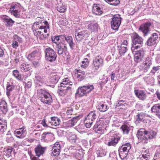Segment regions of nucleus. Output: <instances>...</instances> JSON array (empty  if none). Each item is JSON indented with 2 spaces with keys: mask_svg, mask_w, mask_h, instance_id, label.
<instances>
[{
  "mask_svg": "<svg viewBox=\"0 0 160 160\" xmlns=\"http://www.w3.org/2000/svg\"><path fill=\"white\" fill-rule=\"evenodd\" d=\"M12 75L17 79L19 80L21 79V75L18 70H13L12 71Z\"/></svg>",
  "mask_w": 160,
  "mask_h": 160,
  "instance_id": "nucleus-40",
  "label": "nucleus"
},
{
  "mask_svg": "<svg viewBox=\"0 0 160 160\" xmlns=\"http://www.w3.org/2000/svg\"><path fill=\"white\" fill-rule=\"evenodd\" d=\"M6 141L8 143H10L14 141V138L10 134H7L6 136Z\"/></svg>",
  "mask_w": 160,
  "mask_h": 160,
  "instance_id": "nucleus-44",
  "label": "nucleus"
},
{
  "mask_svg": "<svg viewBox=\"0 0 160 160\" xmlns=\"http://www.w3.org/2000/svg\"><path fill=\"white\" fill-rule=\"evenodd\" d=\"M2 18L7 27H12L15 22L12 19L7 16H3Z\"/></svg>",
  "mask_w": 160,
  "mask_h": 160,
  "instance_id": "nucleus-18",
  "label": "nucleus"
},
{
  "mask_svg": "<svg viewBox=\"0 0 160 160\" xmlns=\"http://www.w3.org/2000/svg\"><path fill=\"white\" fill-rule=\"evenodd\" d=\"M50 78V82L52 83H56L60 78V77L57 75V73H52Z\"/></svg>",
  "mask_w": 160,
  "mask_h": 160,
  "instance_id": "nucleus-29",
  "label": "nucleus"
},
{
  "mask_svg": "<svg viewBox=\"0 0 160 160\" xmlns=\"http://www.w3.org/2000/svg\"><path fill=\"white\" fill-rule=\"evenodd\" d=\"M151 26V22H149L144 23L140 25L139 30L142 32L143 36L146 37L150 33V28Z\"/></svg>",
  "mask_w": 160,
  "mask_h": 160,
  "instance_id": "nucleus-9",
  "label": "nucleus"
},
{
  "mask_svg": "<svg viewBox=\"0 0 160 160\" xmlns=\"http://www.w3.org/2000/svg\"><path fill=\"white\" fill-rule=\"evenodd\" d=\"M88 29L91 32L97 31L98 29V25L97 23L92 22L88 25Z\"/></svg>",
  "mask_w": 160,
  "mask_h": 160,
  "instance_id": "nucleus-27",
  "label": "nucleus"
},
{
  "mask_svg": "<svg viewBox=\"0 0 160 160\" xmlns=\"http://www.w3.org/2000/svg\"><path fill=\"white\" fill-rule=\"evenodd\" d=\"M7 129V123L5 121L2 120L0 118V131L5 132Z\"/></svg>",
  "mask_w": 160,
  "mask_h": 160,
  "instance_id": "nucleus-33",
  "label": "nucleus"
},
{
  "mask_svg": "<svg viewBox=\"0 0 160 160\" xmlns=\"http://www.w3.org/2000/svg\"><path fill=\"white\" fill-rule=\"evenodd\" d=\"M46 149L45 147H43L40 145L37 146L35 148V152L36 156L39 157L43 154L44 153Z\"/></svg>",
  "mask_w": 160,
  "mask_h": 160,
  "instance_id": "nucleus-21",
  "label": "nucleus"
},
{
  "mask_svg": "<svg viewBox=\"0 0 160 160\" xmlns=\"http://www.w3.org/2000/svg\"><path fill=\"white\" fill-rule=\"evenodd\" d=\"M59 87L60 88V90L62 91L64 93H66L68 91H70L71 89L69 86L64 85V84H60Z\"/></svg>",
  "mask_w": 160,
  "mask_h": 160,
  "instance_id": "nucleus-36",
  "label": "nucleus"
},
{
  "mask_svg": "<svg viewBox=\"0 0 160 160\" xmlns=\"http://www.w3.org/2000/svg\"><path fill=\"white\" fill-rule=\"evenodd\" d=\"M158 38V34L157 33H153L148 39L147 43L148 46L155 45L157 42Z\"/></svg>",
  "mask_w": 160,
  "mask_h": 160,
  "instance_id": "nucleus-15",
  "label": "nucleus"
},
{
  "mask_svg": "<svg viewBox=\"0 0 160 160\" xmlns=\"http://www.w3.org/2000/svg\"><path fill=\"white\" fill-rule=\"evenodd\" d=\"M32 85V82L31 81H28L26 83V87L28 88H30Z\"/></svg>",
  "mask_w": 160,
  "mask_h": 160,
  "instance_id": "nucleus-60",
  "label": "nucleus"
},
{
  "mask_svg": "<svg viewBox=\"0 0 160 160\" xmlns=\"http://www.w3.org/2000/svg\"><path fill=\"white\" fill-rule=\"evenodd\" d=\"M151 111L154 112H160V104H156L152 107Z\"/></svg>",
  "mask_w": 160,
  "mask_h": 160,
  "instance_id": "nucleus-39",
  "label": "nucleus"
},
{
  "mask_svg": "<svg viewBox=\"0 0 160 160\" xmlns=\"http://www.w3.org/2000/svg\"><path fill=\"white\" fill-rule=\"evenodd\" d=\"M92 11L96 15H100L103 12V9L102 5L99 4H94L93 5Z\"/></svg>",
  "mask_w": 160,
  "mask_h": 160,
  "instance_id": "nucleus-14",
  "label": "nucleus"
},
{
  "mask_svg": "<svg viewBox=\"0 0 160 160\" xmlns=\"http://www.w3.org/2000/svg\"><path fill=\"white\" fill-rule=\"evenodd\" d=\"M72 113L73 111L72 108H69L68 109L66 112V114L68 115H72Z\"/></svg>",
  "mask_w": 160,
  "mask_h": 160,
  "instance_id": "nucleus-62",
  "label": "nucleus"
},
{
  "mask_svg": "<svg viewBox=\"0 0 160 160\" xmlns=\"http://www.w3.org/2000/svg\"><path fill=\"white\" fill-rule=\"evenodd\" d=\"M98 112L95 111L91 112L85 118V123L87 128H90L92 126L93 121L97 118Z\"/></svg>",
  "mask_w": 160,
  "mask_h": 160,
  "instance_id": "nucleus-5",
  "label": "nucleus"
},
{
  "mask_svg": "<svg viewBox=\"0 0 160 160\" xmlns=\"http://www.w3.org/2000/svg\"><path fill=\"white\" fill-rule=\"evenodd\" d=\"M90 34V32L87 30L80 31L77 30L75 32V36L76 40L80 41L86 39Z\"/></svg>",
  "mask_w": 160,
  "mask_h": 160,
  "instance_id": "nucleus-8",
  "label": "nucleus"
},
{
  "mask_svg": "<svg viewBox=\"0 0 160 160\" xmlns=\"http://www.w3.org/2000/svg\"><path fill=\"white\" fill-rule=\"evenodd\" d=\"M81 118V116H80L73 117L71 120H69L66 122L67 126V127H71L74 126Z\"/></svg>",
  "mask_w": 160,
  "mask_h": 160,
  "instance_id": "nucleus-17",
  "label": "nucleus"
},
{
  "mask_svg": "<svg viewBox=\"0 0 160 160\" xmlns=\"http://www.w3.org/2000/svg\"><path fill=\"white\" fill-rule=\"evenodd\" d=\"M65 40L69 44L70 48L71 49H73L75 45V44L73 42L72 37L71 36H67L65 38Z\"/></svg>",
  "mask_w": 160,
  "mask_h": 160,
  "instance_id": "nucleus-31",
  "label": "nucleus"
},
{
  "mask_svg": "<svg viewBox=\"0 0 160 160\" xmlns=\"http://www.w3.org/2000/svg\"><path fill=\"white\" fill-rule=\"evenodd\" d=\"M82 65L81 67L84 68H86L88 65L89 62L88 61V59L86 58L84 59V61L82 62Z\"/></svg>",
  "mask_w": 160,
  "mask_h": 160,
  "instance_id": "nucleus-50",
  "label": "nucleus"
},
{
  "mask_svg": "<svg viewBox=\"0 0 160 160\" xmlns=\"http://www.w3.org/2000/svg\"><path fill=\"white\" fill-rule=\"evenodd\" d=\"M49 34H47V35H44L43 33H42V34L41 35L40 37V39L42 40H43L45 39V38H47V36H48Z\"/></svg>",
  "mask_w": 160,
  "mask_h": 160,
  "instance_id": "nucleus-63",
  "label": "nucleus"
},
{
  "mask_svg": "<svg viewBox=\"0 0 160 160\" xmlns=\"http://www.w3.org/2000/svg\"><path fill=\"white\" fill-rule=\"evenodd\" d=\"M38 54V52L37 50H35L32 52L30 54L28 55L27 58L30 61H32L37 56V55Z\"/></svg>",
  "mask_w": 160,
  "mask_h": 160,
  "instance_id": "nucleus-38",
  "label": "nucleus"
},
{
  "mask_svg": "<svg viewBox=\"0 0 160 160\" xmlns=\"http://www.w3.org/2000/svg\"><path fill=\"white\" fill-rule=\"evenodd\" d=\"M50 134L51 132H50L43 133L42 135V139L44 141L46 140L47 136L50 135Z\"/></svg>",
  "mask_w": 160,
  "mask_h": 160,
  "instance_id": "nucleus-52",
  "label": "nucleus"
},
{
  "mask_svg": "<svg viewBox=\"0 0 160 160\" xmlns=\"http://www.w3.org/2000/svg\"><path fill=\"white\" fill-rule=\"evenodd\" d=\"M51 120L50 123L52 126H57L59 125L61 122L60 119L57 117H52L51 118Z\"/></svg>",
  "mask_w": 160,
  "mask_h": 160,
  "instance_id": "nucleus-28",
  "label": "nucleus"
},
{
  "mask_svg": "<svg viewBox=\"0 0 160 160\" xmlns=\"http://www.w3.org/2000/svg\"><path fill=\"white\" fill-rule=\"evenodd\" d=\"M94 89L93 85L88 84L86 85L80 86L77 90L76 93L79 97H81L84 95H87Z\"/></svg>",
  "mask_w": 160,
  "mask_h": 160,
  "instance_id": "nucleus-3",
  "label": "nucleus"
},
{
  "mask_svg": "<svg viewBox=\"0 0 160 160\" xmlns=\"http://www.w3.org/2000/svg\"><path fill=\"white\" fill-rule=\"evenodd\" d=\"M55 48L59 55H62L67 50L66 45L63 43L57 44L56 45Z\"/></svg>",
  "mask_w": 160,
  "mask_h": 160,
  "instance_id": "nucleus-13",
  "label": "nucleus"
},
{
  "mask_svg": "<svg viewBox=\"0 0 160 160\" xmlns=\"http://www.w3.org/2000/svg\"><path fill=\"white\" fill-rule=\"evenodd\" d=\"M160 68V66H158L156 67H153V69L151 70V72L152 73H154L155 72L157 71Z\"/></svg>",
  "mask_w": 160,
  "mask_h": 160,
  "instance_id": "nucleus-58",
  "label": "nucleus"
},
{
  "mask_svg": "<svg viewBox=\"0 0 160 160\" xmlns=\"http://www.w3.org/2000/svg\"><path fill=\"white\" fill-rule=\"evenodd\" d=\"M131 38L132 44L131 49L133 52L142 46L143 44V39L136 32H133L132 34Z\"/></svg>",
  "mask_w": 160,
  "mask_h": 160,
  "instance_id": "nucleus-2",
  "label": "nucleus"
},
{
  "mask_svg": "<svg viewBox=\"0 0 160 160\" xmlns=\"http://www.w3.org/2000/svg\"><path fill=\"white\" fill-rule=\"evenodd\" d=\"M112 28L115 30H118L120 25V15L114 16L111 22Z\"/></svg>",
  "mask_w": 160,
  "mask_h": 160,
  "instance_id": "nucleus-11",
  "label": "nucleus"
},
{
  "mask_svg": "<svg viewBox=\"0 0 160 160\" xmlns=\"http://www.w3.org/2000/svg\"><path fill=\"white\" fill-rule=\"evenodd\" d=\"M45 26L40 25V24L36 22H35L33 25V28L34 29L35 31L38 30H44V32L45 33H46L48 32L47 30L48 29H46V28H45Z\"/></svg>",
  "mask_w": 160,
  "mask_h": 160,
  "instance_id": "nucleus-25",
  "label": "nucleus"
},
{
  "mask_svg": "<svg viewBox=\"0 0 160 160\" xmlns=\"http://www.w3.org/2000/svg\"><path fill=\"white\" fill-rule=\"evenodd\" d=\"M0 108L4 114H6L8 111L7 104L4 98L1 99L0 102Z\"/></svg>",
  "mask_w": 160,
  "mask_h": 160,
  "instance_id": "nucleus-19",
  "label": "nucleus"
},
{
  "mask_svg": "<svg viewBox=\"0 0 160 160\" xmlns=\"http://www.w3.org/2000/svg\"><path fill=\"white\" fill-rule=\"evenodd\" d=\"M96 153L98 157H102L106 154L103 152V150L102 149L97 151Z\"/></svg>",
  "mask_w": 160,
  "mask_h": 160,
  "instance_id": "nucleus-49",
  "label": "nucleus"
},
{
  "mask_svg": "<svg viewBox=\"0 0 160 160\" xmlns=\"http://www.w3.org/2000/svg\"><path fill=\"white\" fill-rule=\"evenodd\" d=\"M35 22L40 24V25L45 26V28L46 29H49V26L48 22L44 20L43 18L41 17H38L36 18V21Z\"/></svg>",
  "mask_w": 160,
  "mask_h": 160,
  "instance_id": "nucleus-24",
  "label": "nucleus"
},
{
  "mask_svg": "<svg viewBox=\"0 0 160 160\" xmlns=\"http://www.w3.org/2000/svg\"><path fill=\"white\" fill-rule=\"evenodd\" d=\"M20 68L21 71L27 72L31 69V66L29 64L23 63L20 65Z\"/></svg>",
  "mask_w": 160,
  "mask_h": 160,
  "instance_id": "nucleus-32",
  "label": "nucleus"
},
{
  "mask_svg": "<svg viewBox=\"0 0 160 160\" xmlns=\"http://www.w3.org/2000/svg\"><path fill=\"white\" fill-rule=\"evenodd\" d=\"M45 58L46 60L50 62L54 61L57 57L56 52L54 50L49 47H48L45 49Z\"/></svg>",
  "mask_w": 160,
  "mask_h": 160,
  "instance_id": "nucleus-4",
  "label": "nucleus"
},
{
  "mask_svg": "<svg viewBox=\"0 0 160 160\" xmlns=\"http://www.w3.org/2000/svg\"><path fill=\"white\" fill-rule=\"evenodd\" d=\"M67 138L69 141L72 143H75L76 141V136L74 134H71L70 136L68 137Z\"/></svg>",
  "mask_w": 160,
  "mask_h": 160,
  "instance_id": "nucleus-46",
  "label": "nucleus"
},
{
  "mask_svg": "<svg viewBox=\"0 0 160 160\" xmlns=\"http://www.w3.org/2000/svg\"><path fill=\"white\" fill-rule=\"evenodd\" d=\"M124 102V101L122 100H121V109H125L128 106V105L125 103H123Z\"/></svg>",
  "mask_w": 160,
  "mask_h": 160,
  "instance_id": "nucleus-55",
  "label": "nucleus"
},
{
  "mask_svg": "<svg viewBox=\"0 0 160 160\" xmlns=\"http://www.w3.org/2000/svg\"><path fill=\"white\" fill-rule=\"evenodd\" d=\"M52 155L53 156H58L61 150V146L58 144V142L55 143L52 148Z\"/></svg>",
  "mask_w": 160,
  "mask_h": 160,
  "instance_id": "nucleus-16",
  "label": "nucleus"
},
{
  "mask_svg": "<svg viewBox=\"0 0 160 160\" xmlns=\"http://www.w3.org/2000/svg\"><path fill=\"white\" fill-rule=\"evenodd\" d=\"M156 134V132L154 131H151L149 132H148V139H151L155 138Z\"/></svg>",
  "mask_w": 160,
  "mask_h": 160,
  "instance_id": "nucleus-47",
  "label": "nucleus"
},
{
  "mask_svg": "<svg viewBox=\"0 0 160 160\" xmlns=\"http://www.w3.org/2000/svg\"><path fill=\"white\" fill-rule=\"evenodd\" d=\"M14 134L17 138L20 139L23 138L25 136L24 133V132L22 130L20 131L16 130L14 131Z\"/></svg>",
  "mask_w": 160,
  "mask_h": 160,
  "instance_id": "nucleus-34",
  "label": "nucleus"
},
{
  "mask_svg": "<svg viewBox=\"0 0 160 160\" xmlns=\"http://www.w3.org/2000/svg\"><path fill=\"white\" fill-rule=\"evenodd\" d=\"M128 44L127 41L126 40H124L121 45V52L122 54H123L126 52V46Z\"/></svg>",
  "mask_w": 160,
  "mask_h": 160,
  "instance_id": "nucleus-35",
  "label": "nucleus"
},
{
  "mask_svg": "<svg viewBox=\"0 0 160 160\" xmlns=\"http://www.w3.org/2000/svg\"><path fill=\"white\" fill-rule=\"evenodd\" d=\"M120 139V135L119 133H117L110 137L107 145L108 146H114L118 143Z\"/></svg>",
  "mask_w": 160,
  "mask_h": 160,
  "instance_id": "nucleus-12",
  "label": "nucleus"
},
{
  "mask_svg": "<svg viewBox=\"0 0 160 160\" xmlns=\"http://www.w3.org/2000/svg\"><path fill=\"white\" fill-rule=\"evenodd\" d=\"M127 121L124 122L123 123V125L121 127V129L122 130L123 134H128L130 130V125L128 124Z\"/></svg>",
  "mask_w": 160,
  "mask_h": 160,
  "instance_id": "nucleus-20",
  "label": "nucleus"
},
{
  "mask_svg": "<svg viewBox=\"0 0 160 160\" xmlns=\"http://www.w3.org/2000/svg\"><path fill=\"white\" fill-rule=\"evenodd\" d=\"M97 108L101 112H105L108 109L107 106L101 103L98 104Z\"/></svg>",
  "mask_w": 160,
  "mask_h": 160,
  "instance_id": "nucleus-37",
  "label": "nucleus"
},
{
  "mask_svg": "<svg viewBox=\"0 0 160 160\" xmlns=\"http://www.w3.org/2000/svg\"><path fill=\"white\" fill-rule=\"evenodd\" d=\"M57 10L58 12L61 13H63L64 12L65 10L64 6L62 5L61 6L58 7Z\"/></svg>",
  "mask_w": 160,
  "mask_h": 160,
  "instance_id": "nucleus-51",
  "label": "nucleus"
},
{
  "mask_svg": "<svg viewBox=\"0 0 160 160\" xmlns=\"http://www.w3.org/2000/svg\"><path fill=\"white\" fill-rule=\"evenodd\" d=\"M85 76V75L78 73L77 75V77L78 78L81 79L80 80L83 79Z\"/></svg>",
  "mask_w": 160,
  "mask_h": 160,
  "instance_id": "nucleus-59",
  "label": "nucleus"
},
{
  "mask_svg": "<svg viewBox=\"0 0 160 160\" xmlns=\"http://www.w3.org/2000/svg\"><path fill=\"white\" fill-rule=\"evenodd\" d=\"M52 40L53 43H55L56 45L58 43H62V42H59V41L61 40L59 37V36L58 35L55 36L52 38Z\"/></svg>",
  "mask_w": 160,
  "mask_h": 160,
  "instance_id": "nucleus-43",
  "label": "nucleus"
},
{
  "mask_svg": "<svg viewBox=\"0 0 160 160\" xmlns=\"http://www.w3.org/2000/svg\"><path fill=\"white\" fill-rule=\"evenodd\" d=\"M146 65L149 67L152 65V62L151 59L149 57H147L144 59L142 63Z\"/></svg>",
  "mask_w": 160,
  "mask_h": 160,
  "instance_id": "nucleus-45",
  "label": "nucleus"
},
{
  "mask_svg": "<svg viewBox=\"0 0 160 160\" xmlns=\"http://www.w3.org/2000/svg\"><path fill=\"white\" fill-rule=\"evenodd\" d=\"M134 55V60L137 62H140L142 60L143 56V52L142 51L137 50Z\"/></svg>",
  "mask_w": 160,
  "mask_h": 160,
  "instance_id": "nucleus-26",
  "label": "nucleus"
},
{
  "mask_svg": "<svg viewBox=\"0 0 160 160\" xmlns=\"http://www.w3.org/2000/svg\"><path fill=\"white\" fill-rule=\"evenodd\" d=\"M20 6L19 3L12 4L10 7L9 12L15 17H19L20 12Z\"/></svg>",
  "mask_w": 160,
  "mask_h": 160,
  "instance_id": "nucleus-10",
  "label": "nucleus"
},
{
  "mask_svg": "<svg viewBox=\"0 0 160 160\" xmlns=\"http://www.w3.org/2000/svg\"><path fill=\"white\" fill-rule=\"evenodd\" d=\"M60 84H64V85L70 86L72 84V83L71 82L69 79L68 78H64L63 79L62 82Z\"/></svg>",
  "mask_w": 160,
  "mask_h": 160,
  "instance_id": "nucleus-41",
  "label": "nucleus"
},
{
  "mask_svg": "<svg viewBox=\"0 0 160 160\" xmlns=\"http://www.w3.org/2000/svg\"><path fill=\"white\" fill-rule=\"evenodd\" d=\"M143 118V117L142 115H141V114L140 113H138V114L136 116V121H141Z\"/></svg>",
  "mask_w": 160,
  "mask_h": 160,
  "instance_id": "nucleus-54",
  "label": "nucleus"
},
{
  "mask_svg": "<svg viewBox=\"0 0 160 160\" xmlns=\"http://www.w3.org/2000/svg\"><path fill=\"white\" fill-rule=\"evenodd\" d=\"M34 81L36 83L41 85V84H42L46 82V79L45 77L36 74L35 76Z\"/></svg>",
  "mask_w": 160,
  "mask_h": 160,
  "instance_id": "nucleus-22",
  "label": "nucleus"
},
{
  "mask_svg": "<svg viewBox=\"0 0 160 160\" xmlns=\"http://www.w3.org/2000/svg\"><path fill=\"white\" fill-rule=\"evenodd\" d=\"M13 149V148H10L7 150V154L8 156H11L12 152Z\"/></svg>",
  "mask_w": 160,
  "mask_h": 160,
  "instance_id": "nucleus-56",
  "label": "nucleus"
},
{
  "mask_svg": "<svg viewBox=\"0 0 160 160\" xmlns=\"http://www.w3.org/2000/svg\"><path fill=\"white\" fill-rule=\"evenodd\" d=\"M117 77L115 73L113 72H112L111 75V79L112 80H114V78Z\"/></svg>",
  "mask_w": 160,
  "mask_h": 160,
  "instance_id": "nucleus-64",
  "label": "nucleus"
},
{
  "mask_svg": "<svg viewBox=\"0 0 160 160\" xmlns=\"http://www.w3.org/2000/svg\"><path fill=\"white\" fill-rule=\"evenodd\" d=\"M12 86L9 83L7 84L6 88V94L8 97L9 98L10 94V92L13 89Z\"/></svg>",
  "mask_w": 160,
  "mask_h": 160,
  "instance_id": "nucleus-42",
  "label": "nucleus"
},
{
  "mask_svg": "<svg viewBox=\"0 0 160 160\" xmlns=\"http://www.w3.org/2000/svg\"><path fill=\"white\" fill-rule=\"evenodd\" d=\"M134 92L136 96L140 99L143 100L146 98V95L143 91L140 90H135Z\"/></svg>",
  "mask_w": 160,
  "mask_h": 160,
  "instance_id": "nucleus-23",
  "label": "nucleus"
},
{
  "mask_svg": "<svg viewBox=\"0 0 160 160\" xmlns=\"http://www.w3.org/2000/svg\"><path fill=\"white\" fill-rule=\"evenodd\" d=\"M14 38L16 41H17L19 42H21L22 41V38L17 35L14 36Z\"/></svg>",
  "mask_w": 160,
  "mask_h": 160,
  "instance_id": "nucleus-61",
  "label": "nucleus"
},
{
  "mask_svg": "<svg viewBox=\"0 0 160 160\" xmlns=\"http://www.w3.org/2000/svg\"><path fill=\"white\" fill-rule=\"evenodd\" d=\"M38 94L41 101L43 103L49 105L52 102L51 96L46 90L42 89L38 90Z\"/></svg>",
  "mask_w": 160,
  "mask_h": 160,
  "instance_id": "nucleus-1",
  "label": "nucleus"
},
{
  "mask_svg": "<svg viewBox=\"0 0 160 160\" xmlns=\"http://www.w3.org/2000/svg\"><path fill=\"white\" fill-rule=\"evenodd\" d=\"M68 149L69 151L71 152H74L75 150H77L78 148L75 146H71L68 147Z\"/></svg>",
  "mask_w": 160,
  "mask_h": 160,
  "instance_id": "nucleus-53",
  "label": "nucleus"
},
{
  "mask_svg": "<svg viewBox=\"0 0 160 160\" xmlns=\"http://www.w3.org/2000/svg\"><path fill=\"white\" fill-rule=\"evenodd\" d=\"M140 67L141 69L144 71V72H146L149 70L150 67L147 66L146 64H144L142 63L140 66Z\"/></svg>",
  "mask_w": 160,
  "mask_h": 160,
  "instance_id": "nucleus-48",
  "label": "nucleus"
},
{
  "mask_svg": "<svg viewBox=\"0 0 160 160\" xmlns=\"http://www.w3.org/2000/svg\"><path fill=\"white\" fill-rule=\"evenodd\" d=\"M12 45V47L13 48H16L18 46V42L15 40L13 41Z\"/></svg>",
  "mask_w": 160,
  "mask_h": 160,
  "instance_id": "nucleus-57",
  "label": "nucleus"
},
{
  "mask_svg": "<svg viewBox=\"0 0 160 160\" xmlns=\"http://www.w3.org/2000/svg\"><path fill=\"white\" fill-rule=\"evenodd\" d=\"M148 132L145 128H142L139 129L137 132V135L139 142L144 143H147L148 139Z\"/></svg>",
  "mask_w": 160,
  "mask_h": 160,
  "instance_id": "nucleus-6",
  "label": "nucleus"
},
{
  "mask_svg": "<svg viewBox=\"0 0 160 160\" xmlns=\"http://www.w3.org/2000/svg\"><path fill=\"white\" fill-rule=\"evenodd\" d=\"M103 63V59L100 56L96 57L93 60L92 64V72H96L99 68L102 66Z\"/></svg>",
  "mask_w": 160,
  "mask_h": 160,
  "instance_id": "nucleus-7",
  "label": "nucleus"
},
{
  "mask_svg": "<svg viewBox=\"0 0 160 160\" xmlns=\"http://www.w3.org/2000/svg\"><path fill=\"white\" fill-rule=\"evenodd\" d=\"M131 148V146L129 143H127L126 144L123 145L121 147V153L123 154V153L122 152H128V150Z\"/></svg>",
  "mask_w": 160,
  "mask_h": 160,
  "instance_id": "nucleus-30",
  "label": "nucleus"
}]
</instances>
